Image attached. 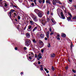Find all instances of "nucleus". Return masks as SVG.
<instances>
[{
	"mask_svg": "<svg viewBox=\"0 0 76 76\" xmlns=\"http://www.w3.org/2000/svg\"><path fill=\"white\" fill-rule=\"evenodd\" d=\"M46 4H51V3L50 2V0H46Z\"/></svg>",
	"mask_w": 76,
	"mask_h": 76,
	"instance_id": "nucleus-16",
	"label": "nucleus"
},
{
	"mask_svg": "<svg viewBox=\"0 0 76 76\" xmlns=\"http://www.w3.org/2000/svg\"><path fill=\"white\" fill-rule=\"evenodd\" d=\"M31 35L32 36V37H34V36H33V35L32 34V32H31Z\"/></svg>",
	"mask_w": 76,
	"mask_h": 76,
	"instance_id": "nucleus-59",
	"label": "nucleus"
},
{
	"mask_svg": "<svg viewBox=\"0 0 76 76\" xmlns=\"http://www.w3.org/2000/svg\"><path fill=\"white\" fill-rule=\"evenodd\" d=\"M26 26L25 27L24 30H25V29H26Z\"/></svg>",
	"mask_w": 76,
	"mask_h": 76,
	"instance_id": "nucleus-62",
	"label": "nucleus"
},
{
	"mask_svg": "<svg viewBox=\"0 0 76 76\" xmlns=\"http://www.w3.org/2000/svg\"><path fill=\"white\" fill-rule=\"evenodd\" d=\"M32 18L34 21H37L38 20V19H37V17L35 15H33L32 16Z\"/></svg>",
	"mask_w": 76,
	"mask_h": 76,
	"instance_id": "nucleus-6",
	"label": "nucleus"
},
{
	"mask_svg": "<svg viewBox=\"0 0 76 76\" xmlns=\"http://www.w3.org/2000/svg\"><path fill=\"white\" fill-rule=\"evenodd\" d=\"M57 3H59V4H61V3L59 1H57Z\"/></svg>",
	"mask_w": 76,
	"mask_h": 76,
	"instance_id": "nucleus-32",
	"label": "nucleus"
},
{
	"mask_svg": "<svg viewBox=\"0 0 76 76\" xmlns=\"http://www.w3.org/2000/svg\"><path fill=\"white\" fill-rule=\"evenodd\" d=\"M72 47H73V44H72L71 46V48H72Z\"/></svg>",
	"mask_w": 76,
	"mask_h": 76,
	"instance_id": "nucleus-46",
	"label": "nucleus"
},
{
	"mask_svg": "<svg viewBox=\"0 0 76 76\" xmlns=\"http://www.w3.org/2000/svg\"><path fill=\"white\" fill-rule=\"evenodd\" d=\"M31 28H32V26H31V25H29V26H28L27 31L29 32H30V31H31Z\"/></svg>",
	"mask_w": 76,
	"mask_h": 76,
	"instance_id": "nucleus-7",
	"label": "nucleus"
},
{
	"mask_svg": "<svg viewBox=\"0 0 76 76\" xmlns=\"http://www.w3.org/2000/svg\"><path fill=\"white\" fill-rule=\"evenodd\" d=\"M3 3L1 2V1H0V6L1 7H2V5L3 4H2Z\"/></svg>",
	"mask_w": 76,
	"mask_h": 76,
	"instance_id": "nucleus-22",
	"label": "nucleus"
},
{
	"mask_svg": "<svg viewBox=\"0 0 76 76\" xmlns=\"http://www.w3.org/2000/svg\"><path fill=\"white\" fill-rule=\"evenodd\" d=\"M49 31L50 32H51V27H50L49 28Z\"/></svg>",
	"mask_w": 76,
	"mask_h": 76,
	"instance_id": "nucleus-36",
	"label": "nucleus"
},
{
	"mask_svg": "<svg viewBox=\"0 0 76 76\" xmlns=\"http://www.w3.org/2000/svg\"><path fill=\"white\" fill-rule=\"evenodd\" d=\"M69 2H72V0H69Z\"/></svg>",
	"mask_w": 76,
	"mask_h": 76,
	"instance_id": "nucleus-55",
	"label": "nucleus"
},
{
	"mask_svg": "<svg viewBox=\"0 0 76 76\" xmlns=\"http://www.w3.org/2000/svg\"><path fill=\"white\" fill-rule=\"evenodd\" d=\"M47 36L46 37L48 38H49V34H50V31H48L46 32Z\"/></svg>",
	"mask_w": 76,
	"mask_h": 76,
	"instance_id": "nucleus-13",
	"label": "nucleus"
},
{
	"mask_svg": "<svg viewBox=\"0 0 76 76\" xmlns=\"http://www.w3.org/2000/svg\"><path fill=\"white\" fill-rule=\"evenodd\" d=\"M31 6H34V3L33 2L31 3Z\"/></svg>",
	"mask_w": 76,
	"mask_h": 76,
	"instance_id": "nucleus-39",
	"label": "nucleus"
},
{
	"mask_svg": "<svg viewBox=\"0 0 76 76\" xmlns=\"http://www.w3.org/2000/svg\"><path fill=\"white\" fill-rule=\"evenodd\" d=\"M65 69L66 70H67V69H68V66H67L66 67H65Z\"/></svg>",
	"mask_w": 76,
	"mask_h": 76,
	"instance_id": "nucleus-43",
	"label": "nucleus"
},
{
	"mask_svg": "<svg viewBox=\"0 0 76 76\" xmlns=\"http://www.w3.org/2000/svg\"><path fill=\"white\" fill-rule=\"evenodd\" d=\"M29 58L30 59V60H32V57H31V56H29Z\"/></svg>",
	"mask_w": 76,
	"mask_h": 76,
	"instance_id": "nucleus-38",
	"label": "nucleus"
},
{
	"mask_svg": "<svg viewBox=\"0 0 76 76\" xmlns=\"http://www.w3.org/2000/svg\"><path fill=\"white\" fill-rule=\"evenodd\" d=\"M15 50H18V48H17V47H15Z\"/></svg>",
	"mask_w": 76,
	"mask_h": 76,
	"instance_id": "nucleus-47",
	"label": "nucleus"
},
{
	"mask_svg": "<svg viewBox=\"0 0 76 76\" xmlns=\"http://www.w3.org/2000/svg\"><path fill=\"white\" fill-rule=\"evenodd\" d=\"M39 3H42V1L41 0H39Z\"/></svg>",
	"mask_w": 76,
	"mask_h": 76,
	"instance_id": "nucleus-33",
	"label": "nucleus"
},
{
	"mask_svg": "<svg viewBox=\"0 0 76 76\" xmlns=\"http://www.w3.org/2000/svg\"><path fill=\"white\" fill-rule=\"evenodd\" d=\"M14 18H15V16H16V13L15 12L14 13Z\"/></svg>",
	"mask_w": 76,
	"mask_h": 76,
	"instance_id": "nucleus-30",
	"label": "nucleus"
},
{
	"mask_svg": "<svg viewBox=\"0 0 76 76\" xmlns=\"http://www.w3.org/2000/svg\"><path fill=\"white\" fill-rule=\"evenodd\" d=\"M46 73H49V71L47 70L46 71Z\"/></svg>",
	"mask_w": 76,
	"mask_h": 76,
	"instance_id": "nucleus-52",
	"label": "nucleus"
},
{
	"mask_svg": "<svg viewBox=\"0 0 76 76\" xmlns=\"http://www.w3.org/2000/svg\"><path fill=\"white\" fill-rule=\"evenodd\" d=\"M25 1H26V3H27V1L26 0H25Z\"/></svg>",
	"mask_w": 76,
	"mask_h": 76,
	"instance_id": "nucleus-63",
	"label": "nucleus"
},
{
	"mask_svg": "<svg viewBox=\"0 0 76 76\" xmlns=\"http://www.w3.org/2000/svg\"><path fill=\"white\" fill-rule=\"evenodd\" d=\"M39 43L40 44V45H44V43H43V42L42 41H41V40H39Z\"/></svg>",
	"mask_w": 76,
	"mask_h": 76,
	"instance_id": "nucleus-14",
	"label": "nucleus"
},
{
	"mask_svg": "<svg viewBox=\"0 0 76 76\" xmlns=\"http://www.w3.org/2000/svg\"><path fill=\"white\" fill-rule=\"evenodd\" d=\"M52 3L53 5H56V3H57V1L56 0H53L52 1Z\"/></svg>",
	"mask_w": 76,
	"mask_h": 76,
	"instance_id": "nucleus-10",
	"label": "nucleus"
},
{
	"mask_svg": "<svg viewBox=\"0 0 76 76\" xmlns=\"http://www.w3.org/2000/svg\"><path fill=\"white\" fill-rule=\"evenodd\" d=\"M52 70H53V71H54V70H55L54 68V66H52Z\"/></svg>",
	"mask_w": 76,
	"mask_h": 76,
	"instance_id": "nucleus-26",
	"label": "nucleus"
},
{
	"mask_svg": "<svg viewBox=\"0 0 76 76\" xmlns=\"http://www.w3.org/2000/svg\"><path fill=\"white\" fill-rule=\"evenodd\" d=\"M31 56H32V57H34V53H31Z\"/></svg>",
	"mask_w": 76,
	"mask_h": 76,
	"instance_id": "nucleus-28",
	"label": "nucleus"
},
{
	"mask_svg": "<svg viewBox=\"0 0 76 76\" xmlns=\"http://www.w3.org/2000/svg\"><path fill=\"white\" fill-rule=\"evenodd\" d=\"M47 14L48 15L49 14V11H48L47 12Z\"/></svg>",
	"mask_w": 76,
	"mask_h": 76,
	"instance_id": "nucleus-51",
	"label": "nucleus"
},
{
	"mask_svg": "<svg viewBox=\"0 0 76 76\" xmlns=\"http://www.w3.org/2000/svg\"><path fill=\"white\" fill-rule=\"evenodd\" d=\"M41 52L42 53H44V49H42L41 50Z\"/></svg>",
	"mask_w": 76,
	"mask_h": 76,
	"instance_id": "nucleus-42",
	"label": "nucleus"
},
{
	"mask_svg": "<svg viewBox=\"0 0 76 76\" xmlns=\"http://www.w3.org/2000/svg\"><path fill=\"white\" fill-rule=\"evenodd\" d=\"M51 57H54L55 56H56V55H55V54L54 53H52L51 54Z\"/></svg>",
	"mask_w": 76,
	"mask_h": 76,
	"instance_id": "nucleus-17",
	"label": "nucleus"
},
{
	"mask_svg": "<svg viewBox=\"0 0 76 76\" xmlns=\"http://www.w3.org/2000/svg\"><path fill=\"white\" fill-rule=\"evenodd\" d=\"M57 39H59V40H60V38L58 37L57 38Z\"/></svg>",
	"mask_w": 76,
	"mask_h": 76,
	"instance_id": "nucleus-56",
	"label": "nucleus"
},
{
	"mask_svg": "<svg viewBox=\"0 0 76 76\" xmlns=\"http://www.w3.org/2000/svg\"><path fill=\"white\" fill-rule=\"evenodd\" d=\"M42 58V56H41V53H39L37 56V59L38 61H39V59H41Z\"/></svg>",
	"mask_w": 76,
	"mask_h": 76,
	"instance_id": "nucleus-5",
	"label": "nucleus"
},
{
	"mask_svg": "<svg viewBox=\"0 0 76 76\" xmlns=\"http://www.w3.org/2000/svg\"><path fill=\"white\" fill-rule=\"evenodd\" d=\"M57 37H60V35H59V34H58V35H57Z\"/></svg>",
	"mask_w": 76,
	"mask_h": 76,
	"instance_id": "nucleus-58",
	"label": "nucleus"
},
{
	"mask_svg": "<svg viewBox=\"0 0 76 76\" xmlns=\"http://www.w3.org/2000/svg\"><path fill=\"white\" fill-rule=\"evenodd\" d=\"M38 64H41V62H40L39 61H38Z\"/></svg>",
	"mask_w": 76,
	"mask_h": 76,
	"instance_id": "nucleus-44",
	"label": "nucleus"
},
{
	"mask_svg": "<svg viewBox=\"0 0 76 76\" xmlns=\"http://www.w3.org/2000/svg\"><path fill=\"white\" fill-rule=\"evenodd\" d=\"M44 69H45V71H46V72L47 70V69L46 68H45Z\"/></svg>",
	"mask_w": 76,
	"mask_h": 76,
	"instance_id": "nucleus-53",
	"label": "nucleus"
},
{
	"mask_svg": "<svg viewBox=\"0 0 76 76\" xmlns=\"http://www.w3.org/2000/svg\"><path fill=\"white\" fill-rule=\"evenodd\" d=\"M47 47H48V48H50V47H51V45L50 44V43H48V44L47 45Z\"/></svg>",
	"mask_w": 76,
	"mask_h": 76,
	"instance_id": "nucleus-20",
	"label": "nucleus"
},
{
	"mask_svg": "<svg viewBox=\"0 0 76 76\" xmlns=\"http://www.w3.org/2000/svg\"><path fill=\"white\" fill-rule=\"evenodd\" d=\"M4 6H5V7H7V4H6V3H5Z\"/></svg>",
	"mask_w": 76,
	"mask_h": 76,
	"instance_id": "nucleus-40",
	"label": "nucleus"
},
{
	"mask_svg": "<svg viewBox=\"0 0 76 76\" xmlns=\"http://www.w3.org/2000/svg\"><path fill=\"white\" fill-rule=\"evenodd\" d=\"M37 28H38L37 26L35 27L32 30V32H34V31H35L36 30H37Z\"/></svg>",
	"mask_w": 76,
	"mask_h": 76,
	"instance_id": "nucleus-12",
	"label": "nucleus"
},
{
	"mask_svg": "<svg viewBox=\"0 0 76 76\" xmlns=\"http://www.w3.org/2000/svg\"><path fill=\"white\" fill-rule=\"evenodd\" d=\"M18 19H20V16H18Z\"/></svg>",
	"mask_w": 76,
	"mask_h": 76,
	"instance_id": "nucleus-48",
	"label": "nucleus"
},
{
	"mask_svg": "<svg viewBox=\"0 0 76 76\" xmlns=\"http://www.w3.org/2000/svg\"><path fill=\"white\" fill-rule=\"evenodd\" d=\"M54 32L53 31H52L51 32V33L50 34V35H53V34H54Z\"/></svg>",
	"mask_w": 76,
	"mask_h": 76,
	"instance_id": "nucleus-29",
	"label": "nucleus"
},
{
	"mask_svg": "<svg viewBox=\"0 0 76 76\" xmlns=\"http://www.w3.org/2000/svg\"><path fill=\"white\" fill-rule=\"evenodd\" d=\"M45 40H47V37H45Z\"/></svg>",
	"mask_w": 76,
	"mask_h": 76,
	"instance_id": "nucleus-54",
	"label": "nucleus"
},
{
	"mask_svg": "<svg viewBox=\"0 0 76 76\" xmlns=\"http://www.w3.org/2000/svg\"><path fill=\"white\" fill-rule=\"evenodd\" d=\"M22 74H23V72H21L20 73V75H22Z\"/></svg>",
	"mask_w": 76,
	"mask_h": 76,
	"instance_id": "nucleus-57",
	"label": "nucleus"
},
{
	"mask_svg": "<svg viewBox=\"0 0 76 76\" xmlns=\"http://www.w3.org/2000/svg\"><path fill=\"white\" fill-rule=\"evenodd\" d=\"M72 72L73 73H76V71L74 69H72Z\"/></svg>",
	"mask_w": 76,
	"mask_h": 76,
	"instance_id": "nucleus-37",
	"label": "nucleus"
},
{
	"mask_svg": "<svg viewBox=\"0 0 76 76\" xmlns=\"http://www.w3.org/2000/svg\"><path fill=\"white\" fill-rule=\"evenodd\" d=\"M51 20L52 22L53 23H54V24L56 23V21H55L51 19Z\"/></svg>",
	"mask_w": 76,
	"mask_h": 76,
	"instance_id": "nucleus-23",
	"label": "nucleus"
},
{
	"mask_svg": "<svg viewBox=\"0 0 76 76\" xmlns=\"http://www.w3.org/2000/svg\"><path fill=\"white\" fill-rule=\"evenodd\" d=\"M34 2L36 5V4H37V3H36V0H34Z\"/></svg>",
	"mask_w": 76,
	"mask_h": 76,
	"instance_id": "nucleus-35",
	"label": "nucleus"
},
{
	"mask_svg": "<svg viewBox=\"0 0 76 76\" xmlns=\"http://www.w3.org/2000/svg\"><path fill=\"white\" fill-rule=\"evenodd\" d=\"M24 50H26V49H27V48H26L25 47L24 48Z\"/></svg>",
	"mask_w": 76,
	"mask_h": 76,
	"instance_id": "nucleus-49",
	"label": "nucleus"
},
{
	"mask_svg": "<svg viewBox=\"0 0 76 76\" xmlns=\"http://www.w3.org/2000/svg\"><path fill=\"white\" fill-rule=\"evenodd\" d=\"M72 19H73L74 20H75V19H76V16L73 17L72 18Z\"/></svg>",
	"mask_w": 76,
	"mask_h": 76,
	"instance_id": "nucleus-31",
	"label": "nucleus"
},
{
	"mask_svg": "<svg viewBox=\"0 0 76 76\" xmlns=\"http://www.w3.org/2000/svg\"><path fill=\"white\" fill-rule=\"evenodd\" d=\"M19 2H22V0H18Z\"/></svg>",
	"mask_w": 76,
	"mask_h": 76,
	"instance_id": "nucleus-45",
	"label": "nucleus"
},
{
	"mask_svg": "<svg viewBox=\"0 0 76 76\" xmlns=\"http://www.w3.org/2000/svg\"><path fill=\"white\" fill-rule=\"evenodd\" d=\"M66 34H64V33H62L61 34V36L62 37H66Z\"/></svg>",
	"mask_w": 76,
	"mask_h": 76,
	"instance_id": "nucleus-19",
	"label": "nucleus"
},
{
	"mask_svg": "<svg viewBox=\"0 0 76 76\" xmlns=\"http://www.w3.org/2000/svg\"><path fill=\"white\" fill-rule=\"evenodd\" d=\"M38 16L40 18H41L42 17V16H43V14H42V12L41 11H40L37 14Z\"/></svg>",
	"mask_w": 76,
	"mask_h": 76,
	"instance_id": "nucleus-4",
	"label": "nucleus"
},
{
	"mask_svg": "<svg viewBox=\"0 0 76 76\" xmlns=\"http://www.w3.org/2000/svg\"><path fill=\"white\" fill-rule=\"evenodd\" d=\"M42 1L43 3H45V0H42Z\"/></svg>",
	"mask_w": 76,
	"mask_h": 76,
	"instance_id": "nucleus-50",
	"label": "nucleus"
},
{
	"mask_svg": "<svg viewBox=\"0 0 76 76\" xmlns=\"http://www.w3.org/2000/svg\"><path fill=\"white\" fill-rule=\"evenodd\" d=\"M12 4V7H15V8H17V6L15 5H13Z\"/></svg>",
	"mask_w": 76,
	"mask_h": 76,
	"instance_id": "nucleus-27",
	"label": "nucleus"
},
{
	"mask_svg": "<svg viewBox=\"0 0 76 76\" xmlns=\"http://www.w3.org/2000/svg\"><path fill=\"white\" fill-rule=\"evenodd\" d=\"M48 76H50V75L48 74Z\"/></svg>",
	"mask_w": 76,
	"mask_h": 76,
	"instance_id": "nucleus-64",
	"label": "nucleus"
},
{
	"mask_svg": "<svg viewBox=\"0 0 76 76\" xmlns=\"http://www.w3.org/2000/svg\"><path fill=\"white\" fill-rule=\"evenodd\" d=\"M35 58H37V54H35Z\"/></svg>",
	"mask_w": 76,
	"mask_h": 76,
	"instance_id": "nucleus-41",
	"label": "nucleus"
},
{
	"mask_svg": "<svg viewBox=\"0 0 76 76\" xmlns=\"http://www.w3.org/2000/svg\"><path fill=\"white\" fill-rule=\"evenodd\" d=\"M40 70H41L42 71L43 70V67H41V68H40Z\"/></svg>",
	"mask_w": 76,
	"mask_h": 76,
	"instance_id": "nucleus-34",
	"label": "nucleus"
},
{
	"mask_svg": "<svg viewBox=\"0 0 76 76\" xmlns=\"http://www.w3.org/2000/svg\"><path fill=\"white\" fill-rule=\"evenodd\" d=\"M61 17L62 18V19H65V17L64 16V15H63V12H61Z\"/></svg>",
	"mask_w": 76,
	"mask_h": 76,
	"instance_id": "nucleus-8",
	"label": "nucleus"
},
{
	"mask_svg": "<svg viewBox=\"0 0 76 76\" xmlns=\"http://www.w3.org/2000/svg\"><path fill=\"white\" fill-rule=\"evenodd\" d=\"M30 23L31 25H34V23H34V21H30Z\"/></svg>",
	"mask_w": 76,
	"mask_h": 76,
	"instance_id": "nucleus-15",
	"label": "nucleus"
},
{
	"mask_svg": "<svg viewBox=\"0 0 76 76\" xmlns=\"http://www.w3.org/2000/svg\"><path fill=\"white\" fill-rule=\"evenodd\" d=\"M31 43V41L29 39H26V40L25 44L26 45H29Z\"/></svg>",
	"mask_w": 76,
	"mask_h": 76,
	"instance_id": "nucleus-2",
	"label": "nucleus"
},
{
	"mask_svg": "<svg viewBox=\"0 0 76 76\" xmlns=\"http://www.w3.org/2000/svg\"><path fill=\"white\" fill-rule=\"evenodd\" d=\"M68 13L69 15L71 18L72 17V15H71V14L69 12H68Z\"/></svg>",
	"mask_w": 76,
	"mask_h": 76,
	"instance_id": "nucleus-25",
	"label": "nucleus"
},
{
	"mask_svg": "<svg viewBox=\"0 0 76 76\" xmlns=\"http://www.w3.org/2000/svg\"><path fill=\"white\" fill-rule=\"evenodd\" d=\"M34 12L36 13H37V14L38 13L40 12V11H39V10L37 9H35L34 10Z\"/></svg>",
	"mask_w": 76,
	"mask_h": 76,
	"instance_id": "nucleus-9",
	"label": "nucleus"
},
{
	"mask_svg": "<svg viewBox=\"0 0 76 76\" xmlns=\"http://www.w3.org/2000/svg\"><path fill=\"white\" fill-rule=\"evenodd\" d=\"M15 12V10L12 9L10 12H8V14L10 18H11V16H12V14L13 12Z\"/></svg>",
	"mask_w": 76,
	"mask_h": 76,
	"instance_id": "nucleus-3",
	"label": "nucleus"
},
{
	"mask_svg": "<svg viewBox=\"0 0 76 76\" xmlns=\"http://www.w3.org/2000/svg\"><path fill=\"white\" fill-rule=\"evenodd\" d=\"M32 41L33 43H36V41H35V39H33L32 40Z\"/></svg>",
	"mask_w": 76,
	"mask_h": 76,
	"instance_id": "nucleus-24",
	"label": "nucleus"
},
{
	"mask_svg": "<svg viewBox=\"0 0 76 76\" xmlns=\"http://www.w3.org/2000/svg\"><path fill=\"white\" fill-rule=\"evenodd\" d=\"M67 19L68 20H69H69H71V18L70 17H69L67 18Z\"/></svg>",
	"mask_w": 76,
	"mask_h": 76,
	"instance_id": "nucleus-21",
	"label": "nucleus"
},
{
	"mask_svg": "<svg viewBox=\"0 0 76 76\" xmlns=\"http://www.w3.org/2000/svg\"><path fill=\"white\" fill-rule=\"evenodd\" d=\"M26 37L28 38H29L30 37V34L29 33H27L26 34Z\"/></svg>",
	"mask_w": 76,
	"mask_h": 76,
	"instance_id": "nucleus-11",
	"label": "nucleus"
},
{
	"mask_svg": "<svg viewBox=\"0 0 76 76\" xmlns=\"http://www.w3.org/2000/svg\"><path fill=\"white\" fill-rule=\"evenodd\" d=\"M40 37L42 38H44V35L42 34H41Z\"/></svg>",
	"mask_w": 76,
	"mask_h": 76,
	"instance_id": "nucleus-18",
	"label": "nucleus"
},
{
	"mask_svg": "<svg viewBox=\"0 0 76 76\" xmlns=\"http://www.w3.org/2000/svg\"><path fill=\"white\" fill-rule=\"evenodd\" d=\"M46 20H45L43 19L42 20V24L43 25V26H45V23H47V22H49V18H47Z\"/></svg>",
	"mask_w": 76,
	"mask_h": 76,
	"instance_id": "nucleus-1",
	"label": "nucleus"
},
{
	"mask_svg": "<svg viewBox=\"0 0 76 76\" xmlns=\"http://www.w3.org/2000/svg\"><path fill=\"white\" fill-rule=\"evenodd\" d=\"M15 21H16V22L18 21V20H17V19H15Z\"/></svg>",
	"mask_w": 76,
	"mask_h": 76,
	"instance_id": "nucleus-61",
	"label": "nucleus"
},
{
	"mask_svg": "<svg viewBox=\"0 0 76 76\" xmlns=\"http://www.w3.org/2000/svg\"><path fill=\"white\" fill-rule=\"evenodd\" d=\"M40 67H42V65L40 66Z\"/></svg>",
	"mask_w": 76,
	"mask_h": 76,
	"instance_id": "nucleus-60",
	"label": "nucleus"
}]
</instances>
